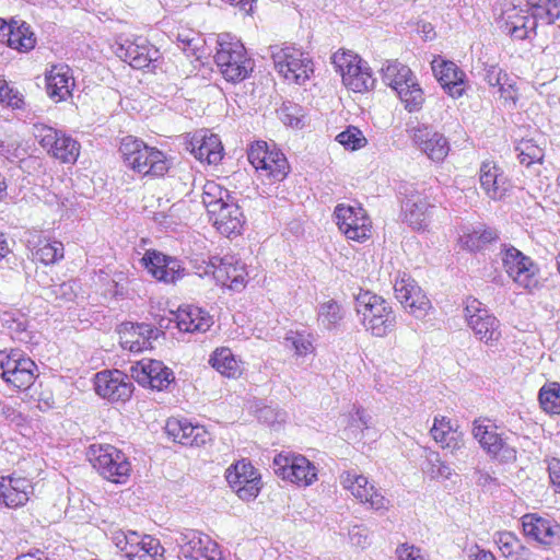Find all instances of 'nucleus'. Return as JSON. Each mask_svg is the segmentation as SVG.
I'll use <instances>...</instances> for the list:
<instances>
[{
  "mask_svg": "<svg viewBox=\"0 0 560 560\" xmlns=\"http://www.w3.org/2000/svg\"><path fill=\"white\" fill-rule=\"evenodd\" d=\"M508 275L524 289L532 290L538 285L539 268L530 257L525 256L517 247H508L503 258Z\"/></svg>",
  "mask_w": 560,
  "mask_h": 560,
  "instance_id": "17",
  "label": "nucleus"
},
{
  "mask_svg": "<svg viewBox=\"0 0 560 560\" xmlns=\"http://www.w3.org/2000/svg\"><path fill=\"white\" fill-rule=\"evenodd\" d=\"M115 546L125 555V557L130 551L135 541H138V533L131 530H118L113 534L112 537Z\"/></svg>",
  "mask_w": 560,
  "mask_h": 560,
  "instance_id": "54",
  "label": "nucleus"
},
{
  "mask_svg": "<svg viewBox=\"0 0 560 560\" xmlns=\"http://www.w3.org/2000/svg\"><path fill=\"white\" fill-rule=\"evenodd\" d=\"M400 304L416 318H423L431 308V302L420 287L408 295L407 302H400Z\"/></svg>",
  "mask_w": 560,
  "mask_h": 560,
  "instance_id": "45",
  "label": "nucleus"
},
{
  "mask_svg": "<svg viewBox=\"0 0 560 560\" xmlns=\"http://www.w3.org/2000/svg\"><path fill=\"white\" fill-rule=\"evenodd\" d=\"M538 400L541 408L552 415L560 413V385L550 383L540 388Z\"/></svg>",
  "mask_w": 560,
  "mask_h": 560,
  "instance_id": "44",
  "label": "nucleus"
},
{
  "mask_svg": "<svg viewBox=\"0 0 560 560\" xmlns=\"http://www.w3.org/2000/svg\"><path fill=\"white\" fill-rule=\"evenodd\" d=\"M474 438L478 441L481 448L494 459L503 463L516 460V450L506 443L498 432V428L492 423H485V420H475L472 423Z\"/></svg>",
  "mask_w": 560,
  "mask_h": 560,
  "instance_id": "11",
  "label": "nucleus"
},
{
  "mask_svg": "<svg viewBox=\"0 0 560 560\" xmlns=\"http://www.w3.org/2000/svg\"><path fill=\"white\" fill-rule=\"evenodd\" d=\"M116 54L135 69H144L150 66L155 68V62L161 57L159 49L144 38L126 42L117 48Z\"/></svg>",
  "mask_w": 560,
  "mask_h": 560,
  "instance_id": "24",
  "label": "nucleus"
},
{
  "mask_svg": "<svg viewBox=\"0 0 560 560\" xmlns=\"http://www.w3.org/2000/svg\"><path fill=\"white\" fill-rule=\"evenodd\" d=\"M174 320L180 331L203 334L213 325L212 316L195 305H182L174 314Z\"/></svg>",
  "mask_w": 560,
  "mask_h": 560,
  "instance_id": "32",
  "label": "nucleus"
},
{
  "mask_svg": "<svg viewBox=\"0 0 560 560\" xmlns=\"http://www.w3.org/2000/svg\"><path fill=\"white\" fill-rule=\"evenodd\" d=\"M191 154L200 162L218 164L222 160V144L218 136H194L189 142Z\"/></svg>",
  "mask_w": 560,
  "mask_h": 560,
  "instance_id": "35",
  "label": "nucleus"
},
{
  "mask_svg": "<svg viewBox=\"0 0 560 560\" xmlns=\"http://www.w3.org/2000/svg\"><path fill=\"white\" fill-rule=\"evenodd\" d=\"M342 307L338 302L329 300L319 305L318 319L325 328H335L342 320Z\"/></svg>",
  "mask_w": 560,
  "mask_h": 560,
  "instance_id": "47",
  "label": "nucleus"
},
{
  "mask_svg": "<svg viewBox=\"0 0 560 560\" xmlns=\"http://www.w3.org/2000/svg\"><path fill=\"white\" fill-rule=\"evenodd\" d=\"M132 374L142 385H149L152 389H166L174 382V373L162 361L143 359L132 368Z\"/></svg>",
  "mask_w": 560,
  "mask_h": 560,
  "instance_id": "25",
  "label": "nucleus"
},
{
  "mask_svg": "<svg viewBox=\"0 0 560 560\" xmlns=\"http://www.w3.org/2000/svg\"><path fill=\"white\" fill-rule=\"evenodd\" d=\"M225 478L237 497L244 501L254 500L260 491V475L255 467L245 459L238 460L228 468Z\"/></svg>",
  "mask_w": 560,
  "mask_h": 560,
  "instance_id": "15",
  "label": "nucleus"
},
{
  "mask_svg": "<svg viewBox=\"0 0 560 560\" xmlns=\"http://www.w3.org/2000/svg\"><path fill=\"white\" fill-rule=\"evenodd\" d=\"M528 11L529 9L525 10L514 4L508 5L499 21L502 32L517 40L530 38L532 34L536 35L538 21L533 12L528 13Z\"/></svg>",
  "mask_w": 560,
  "mask_h": 560,
  "instance_id": "19",
  "label": "nucleus"
},
{
  "mask_svg": "<svg viewBox=\"0 0 560 560\" xmlns=\"http://www.w3.org/2000/svg\"><path fill=\"white\" fill-rule=\"evenodd\" d=\"M74 86L72 71L67 65H55L46 73V89L50 98L66 101Z\"/></svg>",
  "mask_w": 560,
  "mask_h": 560,
  "instance_id": "33",
  "label": "nucleus"
},
{
  "mask_svg": "<svg viewBox=\"0 0 560 560\" xmlns=\"http://www.w3.org/2000/svg\"><path fill=\"white\" fill-rule=\"evenodd\" d=\"M464 318L479 341L493 346L501 339L500 320L479 300L466 299Z\"/></svg>",
  "mask_w": 560,
  "mask_h": 560,
  "instance_id": "7",
  "label": "nucleus"
},
{
  "mask_svg": "<svg viewBox=\"0 0 560 560\" xmlns=\"http://www.w3.org/2000/svg\"><path fill=\"white\" fill-rule=\"evenodd\" d=\"M515 151L520 162L526 166L541 162L545 155L544 149L534 139H522Z\"/></svg>",
  "mask_w": 560,
  "mask_h": 560,
  "instance_id": "43",
  "label": "nucleus"
},
{
  "mask_svg": "<svg viewBox=\"0 0 560 560\" xmlns=\"http://www.w3.org/2000/svg\"><path fill=\"white\" fill-rule=\"evenodd\" d=\"M211 265L213 267V277L222 287L236 292L245 288L247 271L245 265L238 259L233 256L213 257Z\"/></svg>",
  "mask_w": 560,
  "mask_h": 560,
  "instance_id": "20",
  "label": "nucleus"
},
{
  "mask_svg": "<svg viewBox=\"0 0 560 560\" xmlns=\"http://www.w3.org/2000/svg\"><path fill=\"white\" fill-rule=\"evenodd\" d=\"M396 553L399 560H429L425 552L413 545L402 544L397 548Z\"/></svg>",
  "mask_w": 560,
  "mask_h": 560,
  "instance_id": "58",
  "label": "nucleus"
},
{
  "mask_svg": "<svg viewBox=\"0 0 560 560\" xmlns=\"http://www.w3.org/2000/svg\"><path fill=\"white\" fill-rule=\"evenodd\" d=\"M314 340L313 334L306 330H290L283 338V346L296 357H306L315 351Z\"/></svg>",
  "mask_w": 560,
  "mask_h": 560,
  "instance_id": "39",
  "label": "nucleus"
},
{
  "mask_svg": "<svg viewBox=\"0 0 560 560\" xmlns=\"http://www.w3.org/2000/svg\"><path fill=\"white\" fill-rule=\"evenodd\" d=\"M164 548L160 540L150 536H140L135 541L130 551L126 556L129 560H162Z\"/></svg>",
  "mask_w": 560,
  "mask_h": 560,
  "instance_id": "37",
  "label": "nucleus"
},
{
  "mask_svg": "<svg viewBox=\"0 0 560 560\" xmlns=\"http://www.w3.org/2000/svg\"><path fill=\"white\" fill-rule=\"evenodd\" d=\"M431 68L434 77L450 96L453 98L463 96L466 74L455 62L435 57L431 62Z\"/></svg>",
  "mask_w": 560,
  "mask_h": 560,
  "instance_id": "22",
  "label": "nucleus"
},
{
  "mask_svg": "<svg viewBox=\"0 0 560 560\" xmlns=\"http://www.w3.org/2000/svg\"><path fill=\"white\" fill-rule=\"evenodd\" d=\"M479 245H487L500 241L498 230L479 223Z\"/></svg>",
  "mask_w": 560,
  "mask_h": 560,
  "instance_id": "63",
  "label": "nucleus"
},
{
  "mask_svg": "<svg viewBox=\"0 0 560 560\" xmlns=\"http://www.w3.org/2000/svg\"><path fill=\"white\" fill-rule=\"evenodd\" d=\"M158 334L159 330L150 324L127 323L120 330V345L130 352L139 353L152 348V340Z\"/></svg>",
  "mask_w": 560,
  "mask_h": 560,
  "instance_id": "29",
  "label": "nucleus"
},
{
  "mask_svg": "<svg viewBox=\"0 0 560 560\" xmlns=\"http://www.w3.org/2000/svg\"><path fill=\"white\" fill-rule=\"evenodd\" d=\"M273 469L278 476L296 485L310 486L317 479L316 467L303 455L278 454Z\"/></svg>",
  "mask_w": 560,
  "mask_h": 560,
  "instance_id": "13",
  "label": "nucleus"
},
{
  "mask_svg": "<svg viewBox=\"0 0 560 560\" xmlns=\"http://www.w3.org/2000/svg\"><path fill=\"white\" fill-rule=\"evenodd\" d=\"M365 430H370V417H368L363 410H357L355 416L348 427V431L357 436L358 433L363 435Z\"/></svg>",
  "mask_w": 560,
  "mask_h": 560,
  "instance_id": "60",
  "label": "nucleus"
},
{
  "mask_svg": "<svg viewBox=\"0 0 560 560\" xmlns=\"http://www.w3.org/2000/svg\"><path fill=\"white\" fill-rule=\"evenodd\" d=\"M0 103L13 109H20L24 105L23 95L16 89L10 86L3 77H0Z\"/></svg>",
  "mask_w": 560,
  "mask_h": 560,
  "instance_id": "51",
  "label": "nucleus"
},
{
  "mask_svg": "<svg viewBox=\"0 0 560 560\" xmlns=\"http://www.w3.org/2000/svg\"><path fill=\"white\" fill-rule=\"evenodd\" d=\"M119 152L127 167L143 176L160 177L168 171L164 153L132 136L121 140Z\"/></svg>",
  "mask_w": 560,
  "mask_h": 560,
  "instance_id": "2",
  "label": "nucleus"
},
{
  "mask_svg": "<svg viewBox=\"0 0 560 560\" xmlns=\"http://www.w3.org/2000/svg\"><path fill=\"white\" fill-rule=\"evenodd\" d=\"M0 43L26 52L35 47L36 37L26 22L18 19L5 21L0 18Z\"/></svg>",
  "mask_w": 560,
  "mask_h": 560,
  "instance_id": "27",
  "label": "nucleus"
},
{
  "mask_svg": "<svg viewBox=\"0 0 560 560\" xmlns=\"http://www.w3.org/2000/svg\"><path fill=\"white\" fill-rule=\"evenodd\" d=\"M527 7L538 22L547 25L560 19V0H533Z\"/></svg>",
  "mask_w": 560,
  "mask_h": 560,
  "instance_id": "42",
  "label": "nucleus"
},
{
  "mask_svg": "<svg viewBox=\"0 0 560 560\" xmlns=\"http://www.w3.org/2000/svg\"><path fill=\"white\" fill-rule=\"evenodd\" d=\"M209 363L219 373L228 377H236L241 374V361L235 358L229 348H218L210 357Z\"/></svg>",
  "mask_w": 560,
  "mask_h": 560,
  "instance_id": "38",
  "label": "nucleus"
},
{
  "mask_svg": "<svg viewBox=\"0 0 560 560\" xmlns=\"http://www.w3.org/2000/svg\"><path fill=\"white\" fill-rule=\"evenodd\" d=\"M165 433L175 443L189 446H201L211 440V434L203 425L192 424L185 418H168Z\"/></svg>",
  "mask_w": 560,
  "mask_h": 560,
  "instance_id": "21",
  "label": "nucleus"
},
{
  "mask_svg": "<svg viewBox=\"0 0 560 560\" xmlns=\"http://www.w3.org/2000/svg\"><path fill=\"white\" fill-rule=\"evenodd\" d=\"M268 149L269 148L266 142H257L248 150V161L257 171H260L261 167H266L265 159Z\"/></svg>",
  "mask_w": 560,
  "mask_h": 560,
  "instance_id": "56",
  "label": "nucleus"
},
{
  "mask_svg": "<svg viewBox=\"0 0 560 560\" xmlns=\"http://www.w3.org/2000/svg\"><path fill=\"white\" fill-rule=\"evenodd\" d=\"M270 56L273 60L275 69L285 80L296 84H303L313 72L312 61L299 49L273 45L269 47Z\"/></svg>",
  "mask_w": 560,
  "mask_h": 560,
  "instance_id": "8",
  "label": "nucleus"
},
{
  "mask_svg": "<svg viewBox=\"0 0 560 560\" xmlns=\"http://www.w3.org/2000/svg\"><path fill=\"white\" fill-rule=\"evenodd\" d=\"M402 209L405 213V221L413 230H422L428 225L433 207L423 198L412 197L405 201Z\"/></svg>",
  "mask_w": 560,
  "mask_h": 560,
  "instance_id": "36",
  "label": "nucleus"
},
{
  "mask_svg": "<svg viewBox=\"0 0 560 560\" xmlns=\"http://www.w3.org/2000/svg\"><path fill=\"white\" fill-rule=\"evenodd\" d=\"M348 535L352 546L364 549L370 545L369 529L363 525H353L349 528Z\"/></svg>",
  "mask_w": 560,
  "mask_h": 560,
  "instance_id": "57",
  "label": "nucleus"
},
{
  "mask_svg": "<svg viewBox=\"0 0 560 560\" xmlns=\"http://www.w3.org/2000/svg\"><path fill=\"white\" fill-rule=\"evenodd\" d=\"M498 92L500 97L504 101H513L515 103L516 100V89H515V80L513 78L504 79L503 82L498 86Z\"/></svg>",
  "mask_w": 560,
  "mask_h": 560,
  "instance_id": "62",
  "label": "nucleus"
},
{
  "mask_svg": "<svg viewBox=\"0 0 560 560\" xmlns=\"http://www.w3.org/2000/svg\"><path fill=\"white\" fill-rule=\"evenodd\" d=\"M214 61L223 78L232 83L244 81L254 69L244 45L230 34L219 36Z\"/></svg>",
  "mask_w": 560,
  "mask_h": 560,
  "instance_id": "3",
  "label": "nucleus"
},
{
  "mask_svg": "<svg viewBox=\"0 0 560 560\" xmlns=\"http://www.w3.org/2000/svg\"><path fill=\"white\" fill-rule=\"evenodd\" d=\"M412 140L433 162H442L450 152V143L445 136L427 125L418 126L412 130Z\"/></svg>",
  "mask_w": 560,
  "mask_h": 560,
  "instance_id": "28",
  "label": "nucleus"
},
{
  "mask_svg": "<svg viewBox=\"0 0 560 560\" xmlns=\"http://www.w3.org/2000/svg\"><path fill=\"white\" fill-rule=\"evenodd\" d=\"M301 107L294 104L285 105L283 104L280 114L281 119L285 125H289L291 127H300L301 119H300V113Z\"/></svg>",
  "mask_w": 560,
  "mask_h": 560,
  "instance_id": "59",
  "label": "nucleus"
},
{
  "mask_svg": "<svg viewBox=\"0 0 560 560\" xmlns=\"http://www.w3.org/2000/svg\"><path fill=\"white\" fill-rule=\"evenodd\" d=\"M265 161L266 167H261L260 172H265L266 176L273 182H281L287 177L289 163L282 152L268 149Z\"/></svg>",
  "mask_w": 560,
  "mask_h": 560,
  "instance_id": "41",
  "label": "nucleus"
},
{
  "mask_svg": "<svg viewBox=\"0 0 560 560\" xmlns=\"http://www.w3.org/2000/svg\"><path fill=\"white\" fill-rule=\"evenodd\" d=\"M522 526L524 535L541 546H553L560 539V524L552 518L528 513L522 517Z\"/></svg>",
  "mask_w": 560,
  "mask_h": 560,
  "instance_id": "23",
  "label": "nucleus"
},
{
  "mask_svg": "<svg viewBox=\"0 0 560 560\" xmlns=\"http://www.w3.org/2000/svg\"><path fill=\"white\" fill-rule=\"evenodd\" d=\"M332 63L341 74L343 84L353 92H366L374 86L371 68L361 57L352 52H336Z\"/></svg>",
  "mask_w": 560,
  "mask_h": 560,
  "instance_id": "9",
  "label": "nucleus"
},
{
  "mask_svg": "<svg viewBox=\"0 0 560 560\" xmlns=\"http://www.w3.org/2000/svg\"><path fill=\"white\" fill-rule=\"evenodd\" d=\"M88 458L103 478L114 483H125L130 476L131 464L124 452L110 444H92Z\"/></svg>",
  "mask_w": 560,
  "mask_h": 560,
  "instance_id": "5",
  "label": "nucleus"
},
{
  "mask_svg": "<svg viewBox=\"0 0 560 560\" xmlns=\"http://www.w3.org/2000/svg\"><path fill=\"white\" fill-rule=\"evenodd\" d=\"M493 540L505 558H512L514 555L520 553V550H524V545L512 532H497L493 535Z\"/></svg>",
  "mask_w": 560,
  "mask_h": 560,
  "instance_id": "46",
  "label": "nucleus"
},
{
  "mask_svg": "<svg viewBox=\"0 0 560 560\" xmlns=\"http://www.w3.org/2000/svg\"><path fill=\"white\" fill-rule=\"evenodd\" d=\"M170 538L177 548V557L182 560H224L219 545L197 529H176Z\"/></svg>",
  "mask_w": 560,
  "mask_h": 560,
  "instance_id": "6",
  "label": "nucleus"
},
{
  "mask_svg": "<svg viewBox=\"0 0 560 560\" xmlns=\"http://www.w3.org/2000/svg\"><path fill=\"white\" fill-rule=\"evenodd\" d=\"M479 223L463 224L457 230L458 245H479Z\"/></svg>",
  "mask_w": 560,
  "mask_h": 560,
  "instance_id": "55",
  "label": "nucleus"
},
{
  "mask_svg": "<svg viewBox=\"0 0 560 560\" xmlns=\"http://www.w3.org/2000/svg\"><path fill=\"white\" fill-rule=\"evenodd\" d=\"M425 471L433 479H450L453 475V470L450 465L441 460L439 453L435 452H431L427 455Z\"/></svg>",
  "mask_w": 560,
  "mask_h": 560,
  "instance_id": "49",
  "label": "nucleus"
},
{
  "mask_svg": "<svg viewBox=\"0 0 560 560\" xmlns=\"http://www.w3.org/2000/svg\"><path fill=\"white\" fill-rule=\"evenodd\" d=\"M148 271L158 280L172 282L179 269L177 260L156 250H149L142 258Z\"/></svg>",
  "mask_w": 560,
  "mask_h": 560,
  "instance_id": "34",
  "label": "nucleus"
},
{
  "mask_svg": "<svg viewBox=\"0 0 560 560\" xmlns=\"http://www.w3.org/2000/svg\"><path fill=\"white\" fill-rule=\"evenodd\" d=\"M63 249L65 247H33L31 258L44 265L55 264L63 258Z\"/></svg>",
  "mask_w": 560,
  "mask_h": 560,
  "instance_id": "53",
  "label": "nucleus"
},
{
  "mask_svg": "<svg viewBox=\"0 0 560 560\" xmlns=\"http://www.w3.org/2000/svg\"><path fill=\"white\" fill-rule=\"evenodd\" d=\"M342 488L349 491L360 503L368 505L371 510H388L389 500L368 478L354 470L343 471L340 475Z\"/></svg>",
  "mask_w": 560,
  "mask_h": 560,
  "instance_id": "12",
  "label": "nucleus"
},
{
  "mask_svg": "<svg viewBox=\"0 0 560 560\" xmlns=\"http://www.w3.org/2000/svg\"><path fill=\"white\" fill-rule=\"evenodd\" d=\"M430 433L443 450L448 451L458 460H465L468 457L463 433L454 430L451 421L445 417L434 418Z\"/></svg>",
  "mask_w": 560,
  "mask_h": 560,
  "instance_id": "26",
  "label": "nucleus"
},
{
  "mask_svg": "<svg viewBox=\"0 0 560 560\" xmlns=\"http://www.w3.org/2000/svg\"><path fill=\"white\" fill-rule=\"evenodd\" d=\"M35 137L38 139L40 145L56 159L63 163L77 161L80 152V144L70 136H66L61 131L43 125L36 127Z\"/></svg>",
  "mask_w": 560,
  "mask_h": 560,
  "instance_id": "14",
  "label": "nucleus"
},
{
  "mask_svg": "<svg viewBox=\"0 0 560 560\" xmlns=\"http://www.w3.org/2000/svg\"><path fill=\"white\" fill-rule=\"evenodd\" d=\"M382 79L390 86L409 113L419 112L424 103L423 91L409 67L393 61L382 68Z\"/></svg>",
  "mask_w": 560,
  "mask_h": 560,
  "instance_id": "4",
  "label": "nucleus"
},
{
  "mask_svg": "<svg viewBox=\"0 0 560 560\" xmlns=\"http://www.w3.org/2000/svg\"><path fill=\"white\" fill-rule=\"evenodd\" d=\"M209 217L217 231L225 237L232 240L242 233L245 219L235 199L209 214Z\"/></svg>",
  "mask_w": 560,
  "mask_h": 560,
  "instance_id": "31",
  "label": "nucleus"
},
{
  "mask_svg": "<svg viewBox=\"0 0 560 560\" xmlns=\"http://www.w3.org/2000/svg\"><path fill=\"white\" fill-rule=\"evenodd\" d=\"M336 140L348 150H358L366 144V139L362 131L354 127L349 126L346 130L341 131Z\"/></svg>",
  "mask_w": 560,
  "mask_h": 560,
  "instance_id": "50",
  "label": "nucleus"
},
{
  "mask_svg": "<svg viewBox=\"0 0 560 560\" xmlns=\"http://www.w3.org/2000/svg\"><path fill=\"white\" fill-rule=\"evenodd\" d=\"M418 287L417 282L408 273L398 272L394 282L396 299L399 302H407L408 295H410Z\"/></svg>",
  "mask_w": 560,
  "mask_h": 560,
  "instance_id": "52",
  "label": "nucleus"
},
{
  "mask_svg": "<svg viewBox=\"0 0 560 560\" xmlns=\"http://www.w3.org/2000/svg\"><path fill=\"white\" fill-rule=\"evenodd\" d=\"M355 311L363 327L375 337H385L396 327V315L389 302L371 291L355 295Z\"/></svg>",
  "mask_w": 560,
  "mask_h": 560,
  "instance_id": "1",
  "label": "nucleus"
},
{
  "mask_svg": "<svg viewBox=\"0 0 560 560\" xmlns=\"http://www.w3.org/2000/svg\"><path fill=\"white\" fill-rule=\"evenodd\" d=\"M94 388L97 395L109 401H126L133 390V384L119 370H105L95 374Z\"/></svg>",
  "mask_w": 560,
  "mask_h": 560,
  "instance_id": "18",
  "label": "nucleus"
},
{
  "mask_svg": "<svg viewBox=\"0 0 560 560\" xmlns=\"http://www.w3.org/2000/svg\"><path fill=\"white\" fill-rule=\"evenodd\" d=\"M500 172L501 167L492 161H486L481 164L479 171V180L480 186L487 196H498L497 194L499 190L491 187L493 186L492 180L498 178Z\"/></svg>",
  "mask_w": 560,
  "mask_h": 560,
  "instance_id": "48",
  "label": "nucleus"
},
{
  "mask_svg": "<svg viewBox=\"0 0 560 560\" xmlns=\"http://www.w3.org/2000/svg\"><path fill=\"white\" fill-rule=\"evenodd\" d=\"M234 198L230 191L214 182H207L203 186L202 203L208 214L215 212L224 205H229Z\"/></svg>",
  "mask_w": 560,
  "mask_h": 560,
  "instance_id": "40",
  "label": "nucleus"
},
{
  "mask_svg": "<svg viewBox=\"0 0 560 560\" xmlns=\"http://www.w3.org/2000/svg\"><path fill=\"white\" fill-rule=\"evenodd\" d=\"M548 472L555 491L560 493V459L551 458L548 460Z\"/></svg>",
  "mask_w": 560,
  "mask_h": 560,
  "instance_id": "64",
  "label": "nucleus"
},
{
  "mask_svg": "<svg viewBox=\"0 0 560 560\" xmlns=\"http://www.w3.org/2000/svg\"><path fill=\"white\" fill-rule=\"evenodd\" d=\"M510 75L504 72L497 65H492L486 68L485 80L492 88H498L504 79H509Z\"/></svg>",
  "mask_w": 560,
  "mask_h": 560,
  "instance_id": "61",
  "label": "nucleus"
},
{
  "mask_svg": "<svg viewBox=\"0 0 560 560\" xmlns=\"http://www.w3.org/2000/svg\"><path fill=\"white\" fill-rule=\"evenodd\" d=\"M0 370L5 383L18 389H27L38 373L35 362L19 350L0 351Z\"/></svg>",
  "mask_w": 560,
  "mask_h": 560,
  "instance_id": "10",
  "label": "nucleus"
},
{
  "mask_svg": "<svg viewBox=\"0 0 560 560\" xmlns=\"http://www.w3.org/2000/svg\"><path fill=\"white\" fill-rule=\"evenodd\" d=\"M32 492V482L25 477H0V504L8 508L22 506L28 501Z\"/></svg>",
  "mask_w": 560,
  "mask_h": 560,
  "instance_id": "30",
  "label": "nucleus"
},
{
  "mask_svg": "<svg viewBox=\"0 0 560 560\" xmlns=\"http://www.w3.org/2000/svg\"><path fill=\"white\" fill-rule=\"evenodd\" d=\"M335 217L339 231L349 240L363 242L371 235V221L362 207L338 205Z\"/></svg>",
  "mask_w": 560,
  "mask_h": 560,
  "instance_id": "16",
  "label": "nucleus"
}]
</instances>
